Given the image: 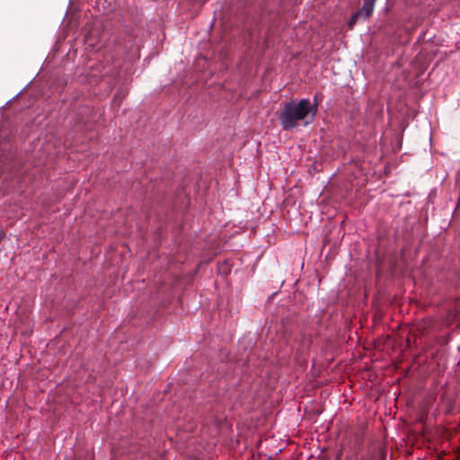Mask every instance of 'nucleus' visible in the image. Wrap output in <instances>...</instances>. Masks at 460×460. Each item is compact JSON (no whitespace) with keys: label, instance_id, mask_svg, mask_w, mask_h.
Instances as JSON below:
<instances>
[{"label":"nucleus","instance_id":"obj_1","mask_svg":"<svg viewBox=\"0 0 460 460\" xmlns=\"http://www.w3.org/2000/svg\"><path fill=\"white\" fill-rule=\"evenodd\" d=\"M318 111V101L316 96L312 102L308 98L301 100L293 99L284 104L279 116L283 130L290 131L299 126L311 124Z\"/></svg>","mask_w":460,"mask_h":460},{"label":"nucleus","instance_id":"obj_3","mask_svg":"<svg viewBox=\"0 0 460 460\" xmlns=\"http://www.w3.org/2000/svg\"><path fill=\"white\" fill-rule=\"evenodd\" d=\"M358 19H361V17H360L359 15H358V13H354V14L350 17V19H349V28H350V29H352V28H353V26L355 25V23L357 22V21H358Z\"/></svg>","mask_w":460,"mask_h":460},{"label":"nucleus","instance_id":"obj_2","mask_svg":"<svg viewBox=\"0 0 460 460\" xmlns=\"http://www.w3.org/2000/svg\"><path fill=\"white\" fill-rule=\"evenodd\" d=\"M376 1V0H364L362 7L357 12L358 15H359L362 20L365 21L371 16Z\"/></svg>","mask_w":460,"mask_h":460},{"label":"nucleus","instance_id":"obj_4","mask_svg":"<svg viewBox=\"0 0 460 460\" xmlns=\"http://www.w3.org/2000/svg\"><path fill=\"white\" fill-rule=\"evenodd\" d=\"M116 96H117V98H119V93L117 92Z\"/></svg>","mask_w":460,"mask_h":460}]
</instances>
